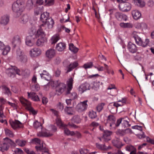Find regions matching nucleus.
<instances>
[{
	"label": "nucleus",
	"instance_id": "obj_59",
	"mask_svg": "<svg viewBox=\"0 0 154 154\" xmlns=\"http://www.w3.org/2000/svg\"><path fill=\"white\" fill-rule=\"evenodd\" d=\"M80 154H88L89 151L87 149H82L80 150Z\"/></svg>",
	"mask_w": 154,
	"mask_h": 154
},
{
	"label": "nucleus",
	"instance_id": "obj_62",
	"mask_svg": "<svg viewBox=\"0 0 154 154\" xmlns=\"http://www.w3.org/2000/svg\"><path fill=\"white\" fill-rule=\"evenodd\" d=\"M69 96L72 99H75L77 97V94L75 92H73L71 93Z\"/></svg>",
	"mask_w": 154,
	"mask_h": 154
},
{
	"label": "nucleus",
	"instance_id": "obj_63",
	"mask_svg": "<svg viewBox=\"0 0 154 154\" xmlns=\"http://www.w3.org/2000/svg\"><path fill=\"white\" fill-rule=\"evenodd\" d=\"M123 118H120L117 120L116 123H115V128L119 126L121 122H122Z\"/></svg>",
	"mask_w": 154,
	"mask_h": 154
},
{
	"label": "nucleus",
	"instance_id": "obj_12",
	"mask_svg": "<svg viewBox=\"0 0 154 154\" xmlns=\"http://www.w3.org/2000/svg\"><path fill=\"white\" fill-rule=\"evenodd\" d=\"M54 24V22L53 19L51 18H49L45 22L42 24L39 27H41L42 28V27H44L51 29L53 27Z\"/></svg>",
	"mask_w": 154,
	"mask_h": 154
},
{
	"label": "nucleus",
	"instance_id": "obj_2",
	"mask_svg": "<svg viewBox=\"0 0 154 154\" xmlns=\"http://www.w3.org/2000/svg\"><path fill=\"white\" fill-rule=\"evenodd\" d=\"M137 32L134 31L132 34V36L134 38L136 43L138 45L143 47H146L149 45V41L148 38L143 40L141 37L137 35Z\"/></svg>",
	"mask_w": 154,
	"mask_h": 154
},
{
	"label": "nucleus",
	"instance_id": "obj_53",
	"mask_svg": "<svg viewBox=\"0 0 154 154\" xmlns=\"http://www.w3.org/2000/svg\"><path fill=\"white\" fill-rule=\"evenodd\" d=\"M125 149L126 151L131 152L133 150H135V149L134 146L132 145H127L125 147Z\"/></svg>",
	"mask_w": 154,
	"mask_h": 154
},
{
	"label": "nucleus",
	"instance_id": "obj_35",
	"mask_svg": "<svg viewBox=\"0 0 154 154\" xmlns=\"http://www.w3.org/2000/svg\"><path fill=\"white\" fill-rule=\"evenodd\" d=\"M20 42L21 40L20 38L18 36H15L12 39V43L15 46L20 44Z\"/></svg>",
	"mask_w": 154,
	"mask_h": 154
},
{
	"label": "nucleus",
	"instance_id": "obj_45",
	"mask_svg": "<svg viewBox=\"0 0 154 154\" xmlns=\"http://www.w3.org/2000/svg\"><path fill=\"white\" fill-rule=\"evenodd\" d=\"M5 134L9 137H13L14 136V134L12 132L7 128H5L4 129Z\"/></svg>",
	"mask_w": 154,
	"mask_h": 154
},
{
	"label": "nucleus",
	"instance_id": "obj_48",
	"mask_svg": "<svg viewBox=\"0 0 154 154\" xmlns=\"http://www.w3.org/2000/svg\"><path fill=\"white\" fill-rule=\"evenodd\" d=\"M56 123L57 125L59 127H65V125L63 124L61 119L58 118L56 119Z\"/></svg>",
	"mask_w": 154,
	"mask_h": 154
},
{
	"label": "nucleus",
	"instance_id": "obj_58",
	"mask_svg": "<svg viewBox=\"0 0 154 154\" xmlns=\"http://www.w3.org/2000/svg\"><path fill=\"white\" fill-rule=\"evenodd\" d=\"M23 150L19 148H16L14 151V154H23Z\"/></svg>",
	"mask_w": 154,
	"mask_h": 154
},
{
	"label": "nucleus",
	"instance_id": "obj_36",
	"mask_svg": "<svg viewBox=\"0 0 154 154\" xmlns=\"http://www.w3.org/2000/svg\"><path fill=\"white\" fill-rule=\"evenodd\" d=\"M29 17L27 14L23 15L20 18V22L22 23H26L29 20Z\"/></svg>",
	"mask_w": 154,
	"mask_h": 154
},
{
	"label": "nucleus",
	"instance_id": "obj_13",
	"mask_svg": "<svg viewBox=\"0 0 154 154\" xmlns=\"http://www.w3.org/2000/svg\"><path fill=\"white\" fill-rule=\"evenodd\" d=\"M90 88V85L89 83L85 82L82 84L78 87V89L79 91L81 94L83 93L86 91L89 90Z\"/></svg>",
	"mask_w": 154,
	"mask_h": 154
},
{
	"label": "nucleus",
	"instance_id": "obj_19",
	"mask_svg": "<svg viewBox=\"0 0 154 154\" xmlns=\"http://www.w3.org/2000/svg\"><path fill=\"white\" fill-rule=\"evenodd\" d=\"M127 47L128 51L132 53H135L137 50L136 45L131 42L128 43Z\"/></svg>",
	"mask_w": 154,
	"mask_h": 154
},
{
	"label": "nucleus",
	"instance_id": "obj_3",
	"mask_svg": "<svg viewBox=\"0 0 154 154\" xmlns=\"http://www.w3.org/2000/svg\"><path fill=\"white\" fill-rule=\"evenodd\" d=\"M20 100L21 103L25 107L26 109L28 110L30 113L33 115H35L37 114V111L34 109L32 107L31 103L29 101L23 97H20Z\"/></svg>",
	"mask_w": 154,
	"mask_h": 154
},
{
	"label": "nucleus",
	"instance_id": "obj_15",
	"mask_svg": "<svg viewBox=\"0 0 154 154\" xmlns=\"http://www.w3.org/2000/svg\"><path fill=\"white\" fill-rule=\"evenodd\" d=\"M53 135V133L47 130H42L37 134V135L39 137H48L51 136Z\"/></svg>",
	"mask_w": 154,
	"mask_h": 154
},
{
	"label": "nucleus",
	"instance_id": "obj_30",
	"mask_svg": "<svg viewBox=\"0 0 154 154\" xmlns=\"http://www.w3.org/2000/svg\"><path fill=\"white\" fill-rule=\"evenodd\" d=\"M2 89L3 93L8 96H11V93L10 89L7 87L6 86L3 85L2 86Z\"/></svg>",
	"mask_w": 154,
	"mask_h": 154
},
{
	"label": "nucleus",
	"instance_id": "obj_4",
	"mask_svg": "<svg viewBox=\"0 0 154 154\" xmlns=\"http://www.w3.org/2000/svg\"><path fill=\"white\" fill-rule=\"evenodd\" d=\"M23 3L20 2H14L12 5L13 11L16 14V17H18L21 14L23 8Z\"/></svg>",
	"mask_w": 154,
	"mask_h": 154
},
{
	"label": "nucleus",
	"instance_id": "obj_8",
	"mask_svg": "<svg viewBox=\"0 0 154 154\" xmlns=\"http://www.w3.org/2000/svg\"><path fill=\"white\" fill-rule=\"evenodd\" d=\"M35 32L32 35L27 36L26 38V44L28 46H32L34 44L35 41Z\"/></svg>",
	"mask_w": 154,
	"mask_h": 154
},
{
	"label": "nucleus",
	"instance_id": "obj_33",
	"mask_svg": "<svg viewBox=\"0 0 154 154\" xmlns=\"http://www.w3.org/2000/svg\"><path fill=\"white\" fill-rule=\"evenodd\" d=\"M102 84V82H100L99 81L94 82L92 83V86L91 87L94 90L97 91L99 89L100 85Z\"/></svg>",
	"mask_w": 154,
	"mask_h": 154
},
{
	"label": "nucleus",
	"instance_id": "obj_26",
	"mask_svg": "<svg viewBox=\"0 0 154 154\" xmlns=\"http://www.w3.org/2000/svg\"><path fill=\"white\" fill-rule=\"evenodd\" d=\"M66 45L63 42H60L57 44L56 46V50L60 52L63 51L65 49Z\"/></svg>",
	"mask_w": 154,
	"mask_h": 154
},
{
	"label": "nucleus",
	"instance_id": "obj_38",
	"mask_svg": "<svg viewBox=\"0 0 154 154\" xmlns=\"http://www.w3.org/2000/svg\"><path fill=\"white\" fill-rule=\"evenodd\" d=\"M72 120L76 124H79L81 122V119L79 115H75L73 116Z\"/></svg>",
	"mask_w": 154,
	"mask_h": 154
},
{
	"label": "nucleus",
	"instance_id": "obj_9",
	"mask_svg": "<svg viewBox=\"0 0 154 154\" xmlns=\"http://www.w3.org/2000/svg\"><path fill=\"white\" fill-rule=\"evenodd\" d=\"M42 51L40 49L35 48L31 49L29 52L30 56L32 57H37L40 55Z\"/></svg>",
	"mask_w": 154,
	"mask_h": 154
},
{
	"label": "nucleus",
	"instance_id": "obj_22",
	"mask_svg": "<svg viewBox=\"0 0 154 154\" xmlns=\"http://www.w3.org/2000/svg\"><path fill=\"white\" fill-rule=\"evenodd\" d=\"M115 15L116 18L119 20L122 21L123 20L126 21L127 20V16L119 12H116L115 13Z\"/></svg>",
	"mask_w": 154,
	"mask_h": 154
},
{
	"label": "nucleus",
	"instance_id": "obj_60",
	"mask_svg": "<svg viewBox=\"0 0 154 154\" xmlns=\"http://www.w3.org/2000/svg\"><path fill=\"white\" fill-rule=\"evenodd\" d=\"M19 59L21 61L26 62L27 61V58L26 56L23 54Z\"/></svg>",
	"mask_w": 154,
	"mask_h": 154
},
{
	"label": "nucleus",
	"instance_id": "obj_31",
	"mask_svg": "<svg viewBox=\"0 0 154 154\" xmlns=\"http://www.w3.org/2000/svg\"><path fill=\"white\" fill-rule=\"evenodd\" d=\"M132 14L133 18L135 20H138L141 16L140 13L137 10H134L132 11Z\"/></svg>",
	"mask_w": 154,
	"mask_h": 154
},
{
	"label": "nucleus",
	"instance_id": "obj_40",
	"mask_svg": "<svg viewBox=\"0 0 154 154\" xmlns=\"http://www.w3.org/2000/svg\"><path fill=\"white\" fill-rule=\"evenodd\" d=\"M32 142L36 144H39V146H42V144L45 145V144H43V142H41L40 140L38 138H35L32 140Z\"/></svg>",
	"mask_w": 154,
	"mask_h": 154
},
{
	"label": "nucleus",
	"instance_id": "obj_37",
	"mask_svg": "<svg viewBox=\"0 0 154 154\" xmlns=\"http://www.w3.org/2000/svg\"><path fill=\"white\" fill-rule=\"evenodd\" d=\"M11 50L10 47L8 45H5L3 48L2 54L3 55H7L10 52Z\"/></svg>",
	"mask_w": 154,
	"mask_h": 154
},
{
	"label": "nucleus",
	"instance_id": "obj_21",
	"mask_svg": "<svg viewBox=\"0 0 154 154\" xmlns=\"http://www.w3.org/2000/svg\"><path fill=\"white\" fill-rule=\"evenodd\" d=\"M112 143L114 146L118 149H120L124 145L119 139L116 138L112 140Z\"/></svg>",
	"mask_w": 154,
	"mask_h": 154
},
{
	"label": "nucleus",
	"instance_id": "obj_39",
	"mask_svg": "<svg viewBox=\"0 0 154 154\" xmlns=\"http://www.w3.org/2000/svg\"><path fill=\"white\" fill-rule=\"evenodd\" d=\"M35 1V0H28L26 5L27 8L29 9H32L33 7L34 3Z\"/></svg>",
	"mask_w": 154,
	"mask_h": 154
},
{
	"label": "nucleus",
	"instance_id": "obj_57",
	"mask_svg": "<svg viewBox=\"0 0 154 154\" xmlns=\"http://www.w3.org/2000/svg\"><path fill=\"white\" fill-rule=\"evenodd\" d=\"M8 145L9 146L10 145L12 146L13 147H15L16 145V143L11 140L9 139L8 138H6Z\"/></svg>",
	"mask_w": 154,
	"mask_h": 154
},
{
	"label": "nucleus",
	"instance_id": "obj_28",
	"mask_svg": "<svg viewBox=\"0 0 154 154\" xmlns=\"http://www.w3.org/2000/svg\"><path fill=\"white\" fill-rule=\"evenodd\" d=\"M78 63L76 62L71 63L66 67V72L68 73L71 71L73 69L78 66Z\"/></svg>",
	"mask_w": 154,
	"mask_h": 154
},
{
	"label": "nucleus",
	"instance_id": "obj_47",
	"mask_svg": "<svg viewBox=\"0 0 154 154\" xmlns=\"http://www.w3.org/2000/svg\"><path fill=\"white\" fill-rule=\"evenodd\" d=\"M105 105V103H103L99 104L97 106L96 109L98 112H100L103 109V106Z\"/></svg>",
	"mask_w": 154,
	"mask_h": 154
},
{
	"label": "nucleus",
	"instance_id": "obj_43",
	"mask_svg": "<svg viewBox=\"0 0 154 154\" xmlns=\"http://www.w3.org/2000/svg\"><path fill=\"white\" fill-rule=\"evenodd\" d=\"M60 82L59 81H51L49 82L48 85L52 87H55L56 88Z\"/></svg>",
	"mask_w": 154,
	"mask_h": 154
},
{
	"label": "nucleus",
	"instance_id": "obj_56",
	"mask_svg": "<svg viewBox=\"0 0 154 154\" xmlns=\"http://www.w3.org/2000/svg\"><path fill=\"white\" fill-rule=\"evenodd\" d=\"M92 66L93 63L92 62L86 63L83 66L84 67L85 69L91 68Z\"/></svg>",
	"mask_w": 154,
	"mask_h": 154
},
{
	"label": "nucleus",
	"instance_id": "obj_5",
	"mask_svg": "<svg viewBox=\"0 0 154 154\" xmlns=\"http://www.w3.org/2000/svg\"><path fill=\"white\" fill-rule=\"evenodd\" d=\"M6 73L10 77H13L14 76L15 73L20 75V71L19 69L15 66H11V68L7 69L6 71Z\"/></svg>",
	"mask_w": 154,
	"mask_h": 154
},
{
	"label": "nucleus",
	"instance_id": "obj_29",
	"mask_svg": "<svg viewBox=\"0 0 154 154\" xmlns=\"http://www.w3.org/2000/svg\"><path fill=\"white\" fill-rule=\"evenodd\" d=\"M96 145L97 148L102 150H106L111 149V147L110 146H106L105 144H100L99 143H96Z\"/></svg>",
	"mask_w": 154,
	"mask_h": 154
},
{
	"label": "nucleus",
	"instance_id": "obj_42",
	"mask_svg": "<svg viewBox=\"0 0 154 154\" xmlns=\"http://www.w3.org/2000/svg\"><path fill=\"white\" fill-rule=\"evenodd\" d=\"M5 117V116L3 115V112L2 110H0V122L2 123H5L6 124H7L6 120L4 119Z\"/></svg>",
	"mask_w": 154,
	"mask_h": 154
},
{
	"label": "nucleus",
	"instance_id": "obj_32",
	"mask_svg": "<svg viewBox=\"0 0 154 154\" xmlns=\"http://www.w3.org/2000/svg\"><path fill=\"white\" fill-rule=\"evenodd\" d=\"M41 78L46 80H49L50 79L49 74L46 71L43 70V72L40 74Z\"/></svg>",
	"mask_w": 154,
	"mask_h": 154
},
{
	"label": "nucleus",
	"instance_id": "obj_11",
	"mask_svg": "<svg viewBox=\"0 0 154 154\" xmlns=\"http://www.w3.org/2000/svg\"><path fill=\"white\" fill-rule=\"evenodd\" d=\"M116 120L115 117L114 116L112 115L109 116L107 119V125L113 128H115Z\"/></svg>",
	"mask_w": 154,
	"mask_h": 154
},
{
	"label": "nucleus",
	"instance_id": "obj_41",
	"mask_svg": "<svg viewBox=\"0 0 154 154\" xmlns=\"http://www.w3.org/2000/svg\"><path fill=\"white\" fill-rule=\"evenodd\" d=\"M128 120H129L127 117L123 118L122 124L125 127H129L131 126V125L129 124Z\"/></svg>",
	"mask_w": 154,
	"mask_h": 154
},
{
	"label": "nucleus",
	"instance_id": "obj_7",
	"mask_svg": "<svg viewBox=\"0 0 154 154\" xmlns=\"http://www.w3.org/2000/svg\"><path fill=\"white\" fill-rule=\"evenodd\" d=\"M120 10L123 11H129L131 8V4L128 2H122L120 3L119 5Z\"/></svg>",
	"mask_w": 154,
	"mask_h": 154
},
{
	"label": "nucleus",
	"instance_id": "obj_25",
	"mask_svg": "<svg viewBox=\"0 0 154 154\" xmlns=\"http://www.w3.org/2000/svg\"><path fill=\"white\" fill-rule=\"evenodd\" d=\"M9 20V17L7 15H5L2 16L0 19V23L3 25L7 24Z\"/></svg>",
	"mask_w": 154,
	"mask_h": 154
},
{
	"label": "nucleus",
	"instance_id": "obj_34",
	"mask_svg": "<svg viewBox=\"0 0 154 154\" xmlns=\"http://www.w3.org/2000/svg\"><path fill=\"white\" fill-rule=\"evenodd\" d=\"M60 38L58 35H55L52 37L50 39V42L51 44H55L59 40Z\"/></svg>",
	"mask_w": 154,
	"mask_h": 154
},
{
	"label": "nucleus",
	"instance_id": "obj_49",
	"mask_svg": "<svg viewBox=\"0 0 154 154\" xmlns=\"http://www.w3.org/2000/svg\"><path fill=\"white\" fill-rule=\"evenodd\" d=\"M64 133L67 135H70L72 136L74 135V132L70 131L67 128L64 129Z\"/></svg>",
	"mask_w": 154,
	"mask_h": 154
},
{
	"label": "nucleus",
	"instance_id": "obj_6",
	"mask_svg": "<svg viewBox=\"0 0 154 154\" xmlns=\"http://www.w3.org/2000/svg\"><path fill=\"white\" fill-rule=\"evenodd\" d=\"M87 100L81 102L76 106V109L79 112H81L85 110L88 107Z\"/></svg>",
	"mask_w": 154,
	"mask_h": 154
},
{
	"label": "nucleus",
	"instance_id": "obj_23",
	"mask_svg": "<svg viewBox=\"0 0 154 154\" xmlns=\"http://www.w3.org/2000/svg\"><path fill=\"white\" fill-rule=\"evenodd\" d=\"M28 96L29 98H31L32 100L38 101L39 100V98L38 96L36 95L35 93L33 92H27Z\"/></svg>",
	"mask_w": 154,
	"mask_h": 154
},
{
	"label": "nucleus",
	"instance_id": "obj_10",
	"mask_svg": "<svg viewBox=\"0 0 154 154\" xmlns=\"http://www.w3.org/2000/svg\"><path fill=\"white\" fill-rule=\"evenodd\" d=\"M11 127L14 129L22 128L23 127V124L17 120L9 121Z\"/></svg>",
	"mask_w": 154,
	"mask_h": 154
},
{
	"label": "nucleus",
	"instance_id": "obj_61",
	"mask_svg": "<svg viewBox=\"0 0 154 154\" xmlns=\"http://www.w3.org/2000/svg\"><path fill=\"white\" fill-rule=\"evenodd\" d=\"M132 128L138 130L140 131H142V126L139 125H135L132 127Z\"/></svg>",
	"mask_w": 154,
	"mask_h": 154
},
{
	"label": "nucleus",
	"instance_id": "obj_54",
	"mask_svg": "<svg viewBox=\"0 0 154 154\" xmlns=\"http://www.w3.org/2000/svg\"><path fill=\"white\" fill-rule=\"evenodd\" d=\"M116 134H117V135L120 136H123L125 135V132L124 130H118L116 132Z\"/></svg>",
	"mask_w": 154,
	"mask_h": 154
},
{
	"label": "nucleus",
	"instance_id": "obj_55",
	"mask_svg": "<svg viewBox=\"0 0 154 154\" xmlns=\"http://www.w3.org/2000/svg\"><path fill=\"white\" fill-rule=\"evenodd\" d=\"M65 110L66 112L68 115H72L73 114L72 109L71 107H67L65 109Z\"/></svg>",
	"mask_w": 154,
	"mask_h": 154
},
{
	"label": "nucleus",
	"instance_id": "obj_20",
	"mask_svg": "<svg viewBox=\"0 0 154 154\" xmlns=\"http://www.w3.org/2000/svg\"><path fill=\"white\" fill-rule=\"evenodd\" d=\"M9 148V146L7 142L6 138L4 139V142L0 144V150L4 152L8 150Z\"/></svg>",
	"mask_w": 154,
	"mask_h": 154
},
{
	"label": "nucleus",
	"instance_id": "obj_17",
	"mask_svg": "<svg viewBox=\"0 0 154 154\" xmlns=\"http://www.w3.org/2000/svg\"><path fill=\"white\" fill-rule=\"evenodd\" d=\"M35 148L37 151L42 152V154H50L48 152V149L46 148L45 145L43 144L42 146H36Z\"/></svg>",
	"mask_w": 154,
	"mask_h": 154
},
{
	"label": "nucleus",
	"instance_id": "obj_14",
	"mask_svg": "<svg viewBox=\"0 0 154 154\" xmlns=\"http://www.w3.org/2000/svg\"><path fill=\"white\" fill-rule=\"evenodd\" d=\"M55 54V50L53 48H50L46 51L45 56L46 57L50 60L54 57Z\"/></svg>",
	"mask_w": 154,
	"mask_h": 154
},
{
	"label": "nucleus",
	"instance_id": "obj_1",
	"mask_svg": "<svg viewBox=\"0 0 154 154\" xmlns=\"http://www.w3.org/2000/svg\"><path fill=\"white\" fill-rule=\"evenodd\" d=\"M35 40L38 38L36 43L38 46L42 45L45 41V34L41 27H39L36 32H35Z\"/></svg>",
	"mask_w": 154,
	"mask_h": 154
},
{
	"label": "nucleus",
	"instance_id": "obj_44",
	"mask_svg": "<svg viewBox=\"0 0 154 154\" xmlns=\"http://www.w3.org/2000/svg\"><path fill=\"white\" fill-rule=\"evenodd\" d=\"M16 143L20 146H24L26 143V141L24 140L17 139L15 141Z\"/></svg>",
	"mask_w": 154,
	"mask_h": 154
},
{
	"label": "nucleus",
	"instance_id": "obj_46",
	"mask_svg": "<svg viewBox=\"0 0 154 154\" xmlns=\"http://www.w3.org/2000/svg\"><path fill=\"white\" fill-rule=\"evenodd\" d=\"M69 49L72 52L74 53L77 52L78 51V49L74 46L73 44H70L69 45Z\"/></svg>",
	"mask_w": 154,
	"mask_h": 154
},
{
	"label": "nucleus",
	"instance_id": "obj_16",
	"mask_svg": "<svg viewBox=\"0 0 154 154\" xmlns=\"http://www.w3.org/2000/svg\"><path fill=\"white\" fill-rule=\"evenodd\" d=\"M66 88V85L64 83L60 82L56 88V91L58 93V94L59 95L64 91Z\"/></svg>",
	"mask_w": 154,
	"mask_h": 154
},
{
	"label": "nucleus",
	"instance_id": "obj_24",
	"mask_svg": "<svg viewBox=\"0 0 154 154\" xmlns=\"http://www.w3.org/2000/svg\"><path fill=\"white\" fill-rule=\"evenodd\" d=\"M73 80L72 78H70L69 79L67 82V88L66 92L67 94H69L70 93V91L72 88V84Z\"/></svg>",
	"mask_w": 154,
	"mask_h": 154
},
{
	"label": "nucleus",
	"instance_id": "obj_27",
	"mask_svg": "<svg viewBox=\"0 0 154 154\" xmlns=\"http://www.w3.org/2000/svg\"><path fill=\"white\" fill-rule=\"evenodd\" d=\"M49 13L46 12H44L41 14L40 16V20L41 21L44 23L45 22L49 19Z\"/></svg>",
	"mask_w": 154,
	"mask_h": 154
},
{
	"label": "nucleus",
	"instance_id": "obj_50",
	"mask_svg": "<svg viewBox=\"0 0 154 154\" xmlns=\"http://www.w3.org/2000/svg\"><path fill=\"white\" fill-rule=\"evenodd\" d=\"M89 116L91 119H94L97 116L96 112L93 111H90L89 113Z\"/></svg>",
	"mask_w": 154,
	"mask_h": 154
},
{
	"label": "nucleus",
	"instance_id": "obj_51",
	"mask_svg": "<svg viewBox=\"0 0 154 154\" xmlns=\"http://www.w3.org/2000/svg\"><path fill=\"white\" fill-rule=\"evenodd\" d=\"M135 2L137 5L140 7H143L145 5L144 2L142 0H136Z\"/></svg>",
	"mask_w": 154,
	"mask_h": 154
},
{
	"label": "nucleus",
	"instance_id": "obj_64",
	"mask_svg": "<svg viewBox=\"0 0 154 154\" xmlns=\"http://www.w3.org/2000/svg\"><path fill=\"white\" fill-rule=\"evenodd\" d=\"M17 57L19 59L22 55H23V53L20 50H18L17 51Z\"/></svg>",
	"mask_w": 154,
	"mask_h": 154
},
{
	"label": "nucleus",
	"instance_id": "obj_18",
	"mask_svg": "<svg viewBox=\"0 0 154 154\" xmlns=\"http://www.w3.org/2000/svg\"><path fill=\"white\" fill-rule=\"evenodd\" d=\"M112 132L108 130L104 131L103 134L102 138L105 141H108L110 140V135L112 134Z\"/></svg>",
	"mask_w": 154,
	"mask_h": 154
},
{
	"label": "nucleus",
	"instance_id": "obj_52",
	"mask_svg": "<svg viewBox=\"0 0 154 154\" xmlns=\"http://www.w3.org/2000/svg\"><path fill=\"white\" fill-rule=\"evenodd\" d=\"M33 126L35 128H40L42 129V124L41 123L37 121H36L33 123Z\"/></svg>",
	"mask_w": 154,
	"mask_h": 154
}]
</instances>
